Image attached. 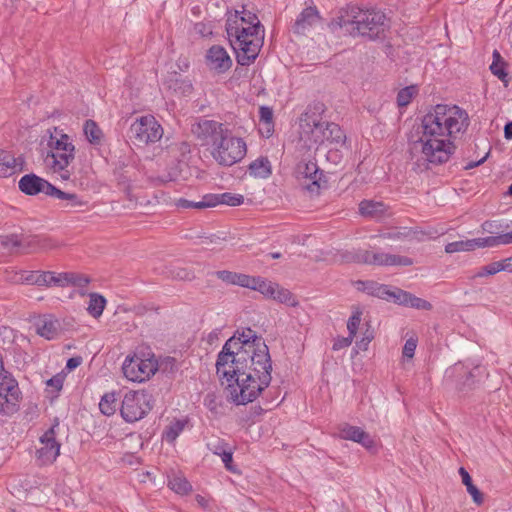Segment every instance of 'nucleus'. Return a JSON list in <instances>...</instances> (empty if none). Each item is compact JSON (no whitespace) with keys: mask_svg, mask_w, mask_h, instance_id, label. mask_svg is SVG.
Returning <instances> with one entry per match:
<instances>
[{"mask_svg":"<svg viewBox=\"0 0 512 512\" xmlns=\"http://www.w3.org/2000/svg\"><path fill=\"white\" fill-rule=\"evenodd\" d=\"M468 113L457 105L437 104L413 126L409 142L411 151L420 154L427 164L446 163L454 154V139L468 129Z\"/></svg>","mask_w":512,"mask_h":512,"instance_id":"f257e3e1","label":"nucleus"},{"mask_svg":"<svg viewBox=\"0 0 512 512\" xmlns=\"http://www.w3.org/2000/svg\"><path fill=\"white\" fill-rule=\"evenodd\" d=\"M228 363L217 374L227 380L229 399L236 405L253 402L271 383L272 361L265 342L248 353L243 364L238 363L237 357Z\"/></svg>","mask_w":512,"mask_h":512,"instance_id":"f03ea898","label":"nucleus"},{"mask_svg":"<svg viewBox=\"0 0 512 512\" xmlns=\"http://www.w3.org/2000/svg\"><path fill=\"white\" fill-rule=\"evenodd\" d=\"M226 32L238 64L253 62L263 46L265 30L258 16L251 11L235 10L227 13Z\"/></svg>","mask_w":512,"mask_h":512,"instance_id":"7ed1b4c3","label":"nucleus"},{"mask_svg":"<svg viewBox=\"0 0 512 512\" xmlns=\"http://www.w3.org/2000/svg\"><path fill=\"white\" fill-rule=\"evenodd\" d=\"M201 140L211 145L213 159L222 166H232L246 155V143L214 120H201L192 129Z\"/></svg>","mask_w":512,"mask_h":512,"instance_id":"20e7f679","label":"nucleus"},{"mask_svg":"<svg viewBox=\"0 0 512 512\" xmlns=\"http://www.w3.org/2000/svg\"><path fill=\"white\" fill-rule=\"evenodd\" d=\"M329 26L332 31L339 28L352 36H362L375 40L385 36L390 24L386 14L381 10H363L353 7L346 15L333 19Z\"/></svg>","mask_w":512,"mask_h":512,"instance_id":"39448f33","label":"nucleus"},{"mask_svg":"<svg viewBox=\"0 0 512 512\" xmlns=\"http://www.w3.org/2000/svg\"><path fill=\"white\" fill-rule=\"evenodd\" d=\"M48 133L47 146L50 151L47 153L45 162L54 173H59L63 180H68L71 173L67 168L75 158V146L70 137L57 127L53 130L49 129Z\"/></svg>","mask_w":512,"mask_h":512,"instance_id":"423d86ee","label":"nucleus"},{"mask_svg":"<svg viewBox=\"0 0 512 512\" xmlns=\"http://www.w3.org/2000/svg\"><path fill=\"white\" fill-rule=\"evenodd\" d=\"M261 342H265L261 336H258L251 328L237 330L235 334L230 337L219 352L216 361V370L224 371L227 367L228 360L237 357L239 364H243L248 353L252 352L254 348H258Z\"/></svg>","mask_w":512,"mask_h":512,"instance_id":"0eeeda50","label":"nucleus"},{"mask_svg":"<svg viewBox=\"0 0 512 512\" xmlns=\"http://www.w3.org/2000/svg\"><path fill=\"white\" fill-rule=\"evenodd\" d=\"M324 105L320 102L310 105L300 118V138L311 144H321L327 141V124L322 121L321 114Z\"/></svg>","mask_w":512,"mask_h":512,"instance_id":"6e6552de","label":"nucleus"},{"mask_svg":"<svg viewBox=\"0 0 512 512\" xmlns=\"http://www.w3.org/2000/svg\"><path fill=\"white\" fill-rule=\"evenodd\" d=\"M151 395L145 391H128L120 407V414L127 423L143 419L152 409Z\"/></svg>","mask_w":512,"mask_h":512,"instance_id":"1a4fd4ad","label":"nucleus"},{"mask_svg":"<svg viewBox=\"0 0 512 512\" xmlns=\"http://www.w3.org/2000/svg\"><path fill=\"white\" fill-rule=\"evenodd\" d=\"M122 371L128 380L144 382L158 371V360L153 355L148 358L139 355L127 356Z\"/></svg>","mask_w":512,"mask_h":512,"instance_id":"9d476101","label":"nucleus"},{"mask_svg":"<svg viewBox=\"0 0 512 512\" xmlns=\"http://www.w3.org/2000/svg\"><path fill=\"white\" fill-rule=\"evenodd\" d=\"M131 139L139 144L154 143L161 139L163 128L153 116H143L130 127Z\"/></svg>","mask_w":512,"mask_h":512,"instance_id":"9b49d317","label":"nucleus"},{"mask_svg":"<svg viewBox=\"0 0 512 512\" xmlns=\"http://www.w3.org/2000/svg\"><path fill=\"white\" fill-rule=\"evenodd\" d=\"M484 373L483 368L475 366L473 369H468L462 363H456L445 371V380L455 383L460 391L471 389L475 384V379Z\"/></svg>","mask_w":512,"mask_h":512,"instance_id":"f8f14e48","label":"nucleus"},{"mask_svg":"<svg viewBox=\"0 0 512 512\" xmlns=\"http://www.w3.org/2000/svg\"><path fill=\"white\" fill-rule=\"evenodd\" d=\"M16 248H24L28 251L45 250L50 248V244L48 239L38 236L0 235V249L10 252Z\"/></svg>","mask_w":512,"mask_h":512,"instance_id":"ddd939ff","label":"nucleus"},{"mask_svg":"<svg viewBox=\"0 0 512 512\" xmlns=\"http://www.w3.org/2000/svg\"><path fill=\"white\" fill-rule=\"evenodd\" d=\"M58 426L56 422L40 438V448L37 449V460L41 465L52 464L60 453V443L55 439V429Z\"/></svg>","mask_w":512,"mask_h":512,"instance_id":"4468645a","label":"nucleus"},{"mask_svg":"<svg viewBox=\"0 0 512 512\" xmlns=\"http://www.w3.org/2000/svg\"><path fill=\"white\" fill-rule=\"evenodd\" d=\"M18 187L19 190L26 195L34 196L39 193H44L50 197L52 196L55 188V186L50 182L37 176L34 173L22 176L18 182Z\"/></svg>","mask_w":512,"mask_h":512,"instance_id":"2eb2a0df","label":"nucleus"},{"mask_svg":"<svg viewBox=\"0 0 512 512\" xmlns=\"http://www.w3.org/2000/svg\"><path fill=\"white\" fill-rule=\"evenodd\" d=\"M296 173L299 178L309 180L306 185L310 192H317L321 186L320 181L323 173L320 171L317 163L312 160H302L297 164Z\"/></svg>","mask_w":512,"mask_h":512,"instance_id":"dca6fc26","label":"nucleus"},{"mask_svg":"<svg viewBox=\"0 0 512 512\" xmlns=\"http://www.w3.org/2000/svg\"><path fill=\"white\" fill-rule=\"evenodd\" d=\"M25 160L11 151L0 148V177L7 178L24 170Z\"/></svg>","mask_w":512,"mask_h":512,"instance_id":"f3484780","label":"nucleus"},{"mask_svg":"<svg viewBox=\"0 0 512 512\" xmlns=\"http://www.w3.org/2000/svg\"><path fill=\"white\" fill-rule=\"evenodd\" d=\"M319 20L320 15L316 7H307L296 18L292 31L297 35H305Z\"/></svg>","mask_w":512,"mask_h":512,"instance_id":"a211bd4d","label":"nucleus"},{"mask_svg":"<svg viewBox=\"0 0 512 512\" xmlns=\"http://www.w3.org/2000/svg\"><path fill=\"white\" fill-rule=\"evenodd\" d=\"M206 59L208 66L218 72H225L232 65L227 51L219 45H214L208 50Z\"/></svg>","mask_w":512,"mask_h":512,"instance_id":"6ab92c4d","label":"nucleus"},{"mask_svg":"<svg viewBox=\"0 0 512 512\" xmlns=\"http://www.w3.org/2000/svg\"><path fill=\"white\" fill-rule=\"evenodd\" d=\"M340 437L345 440H351L360 443L366 449H372L375 447V442L371 436L365 432L362 428L345 424L340 429Z\"/></svg>","mask_w":512,"mask_h":512,"instance_id":"aec40b11","label":"nucleus"},{"mask_svg":"<svg viewBox=\"0 0 512 512\" xmlns=\"http://www.w3.org/2000/svg\"><path fill=\"white\" fill-rule=\"evenodd\" d=\"M387 255L385 252H373L369 250H357L347 257L348 261L360 264L386 266Z\"/></svg>","mask_w":512,"mask_h":512,"instance_id":"412c9836","label":"nucleus"},{"mask_svg":"<svg viewBox=\"0 0 512 512\" xmlns=\"http://www.w3.org/2000/svg\"><path fill=\"white\" fill-rule=\"evenodd\" d=\"M359 214L365 218L380 220L388 213V206L382 201L364 199L359 203Z\"/></svg>","mask_w":512,"mask_h":512,"instance_id":"4be33fe9","label":"nucleus"},{"mask_svg":"<svg viewBox=\"0 0 512 512\" xmlns=\"http://www.w3.org/2000/svg\"><path fill=\"white\" fill-rule=\"evenodd\" d=\"M49 271H20L10 279L13 283L47 286Z\"/></svg>","mask_w":512,"mask_h":512,"instance_id":"5701e85b","label":"nucleus"},{"mask_svg":"<svg viewBox=\"0 0 512 512\" xmlns=\"http://www.w3.org/2000/svg\"><path fill=\"white\" fill-rule=\"evenodd\" d=\"M248 171L254 178L267 179L272 174V165L267 157L261 156L249 164Z\"/></svg>","mask_w":512,"mask_h":512,"instance_id":"b1692460","label":"nucleus"},{"mask_svg":"<svg viewBox=\"0 0 512 512\" xmlns=\"http://www.w3.org/2000/svg\"><path fill=\"white\" fill-rule=\"evenodd\" d=\"M36 331L41 337L52 340L57 337L59 332V323L52 317H44L36 323Z\"/></svg>","mask_w":512,"mask_h":512,"instance_id":"393cba45","label":"nucleus"},{"mask_svg":"<svg viewBox=\"0 0 512 512\" xmlns=\"http://www.w3.org/2000/svg\"><path fill=\"white\" fill-rule=\"evenodd\" d=\"M353 285L358 291L364 292V293L374 296V297H378L380 299L382 297H385V295H387V292H386L387 285L380 284L375 281L357 280L353 283Z\"/></svg>","mask_w":512,"mask_h":512,"instance_id":"a878e982","label":"nucleus"},{"mask_svg":"<svg viewBox=\"0 0 512 512\" xmlns=\"http://www.w3.org/2000/svg\"><path fill=\"white\" fill-rule=\"evenodd\" d=\"M216 276L223 282L245 288H248V286L251 285L250 282H253L252 276L227 270L217 271Z\"/></svg>","mask_w":512,"mask_h":512,"instance_id":"bb28decb","label":"nucleus"},{"mask_svg":"<svg viewBox=\"0 0 512 512\" xmlns=\"http://www.w3.org/2000/svg\"><path fill=\"white\" fill-rule=\"evenodd\" d=\"M259 132L262 136L270 137L274 132L273 110L268 106H261L259 108Z\"/></svg>","mask_w":512,"mask_h":512,"instance_id":"cd10ccee","label":"nucleus"},{"mask_svg":"<svg viewBox=\"0 0 512 512\" xmlns=\"http://www.w3.org/2000/svg\"><path fill=\"white\" fill-rule=\"evenodd\" d=\"M168 487L175 493L186 495L192 490L189 481L180 473H173L168 477Z\"/></svg>","mask_w":512,"mask_h":512,"instance_id":"c85d7f7f","label":"nucleus"},{"mask_svg":"<svg viewBox=\"0 0 512 512\" xmlns=\"http://www.w3.org/2000/svg\"><path fill=\"white\" fill-rule=\"evenodd\" d=\"M209 197H212L213 200L210 202L213 203V207L219 205V204H225L228 206H239L243 204L244 202V196L241 194H233L230 192H225L222 194H208Z\"/></svg>","mask_w":512,"mask_h":512,"instance_id":"c756f323","label":"nucleus"},{"mask_svg":"<svg viewBox=\"0 0 512 512\" xmlns=\"http://www.w3.org/2000/svg\"><path fill=\"white\" fill-rule=\"evenodd\" d=\"M459 474L462 478L463 484L466 486L467 492L472 496L473 501L477 505H481L484 501L483 494L479 491V489L473 484L471 476L467 472V470L463 467L459 469Z\"/></svg>","mask_w":512,"mask_h":512,"instance_id":"7c9ffc66","label":"nucleus"},{"mask_svg":"<svg viewBox=\"0 0 512 512\" xmlns=\"http://www.w3.org/2000/svg\"><path fill=\"white\" fill-rule=\"evenodd\" d=\"M83 131L86 139L93 145H99L103 138V132L97 123L91 119L86 120L83 125Z\"/></svg>","mask_w":512,"mask_h":512,"instance_id":"2f4dec72","label":"nucleus"},{"mask_svg":"<svg viewBox=\"0 0 512 512\" xmlns=\"http://www.w3.org/2000/svg\"><path fill=\"white\" fill-rule=\"evenodd\" d=\"M211 200H213V198L209 197L208 194L204 195L202 197V200L201 201H197V202L190 201V200H187V199H184V198H179V199L175 200V206L178 209H191V208H194V209H205V208L213 207V203L210 202Z\"/></svg>","mask_w":512,"mask_h":512,"instance_id":"473e14b6","label":"nucleus"},{"mask_svg":"<svg viewBox=\"0 0 512 512\" xmlns=\"http://www.w3.org/2000/svg\"><path fill=\"white\" fill-rule=\"evenodd\" d=\"M106 306V299L104 296L98 293L89 294V303L87 307L88 313L94 318H98L102 315L103 310Z\"/></svg>","mask_w":512,"mask_h":512,"instance_id":"72a5a7b5","label":"nucleus"},{"mask_svg":"<svg viewBox=\"0 0 512 512\" xmlns=\"http://www.w3.org/2000/svg\"><path fill=\"white\" fill-rule=\"evenodd\" d=\"M252 280L253 282H250L251 285H249L248 288L259 291L264 296L272 298L274 289L277 288V283L262 279L261 277H252Z\"/></svg>","mask_w":512,"mask_h":512,"instance_id":"f704fd0d","label":"nucleus"},{"mask_svg":"<svg viewBox=\"0 0 512 512\" xmlns=\"http://www.w3.org/2000/svg\"><path fill=\"white\" fill-rule=\"evenodd\" d=\"M272 299L290 307H296L299 304L296 296L288 289L281 287L279 284H277V288L274 289Z\"/></svg>","mask_w":512,"mask_h":512,"instance_id":"c9c22d12","label":"nucleus"},{"mask_svg":"<svg viewBox=\"0 0 512 512\" xmlns=\"http://www.w3.org/2000/svg\"><path fill=\"white\" fill-rule=\"evenodd\" d=\"M117 408V397L115 392L106 393L99 402L100 411L107 416L113 415Z\"/></svg>","mask_w":512,"mask_h":512,"instance_id":"e433bc0d","label":"nucleus"},{"mask_svg":"<svg viewBox=\"0 0 512 512\" xmlns=\"http://www.w3.org/2000/svg\"><path fill=\"white\" fill-rule=\"evenodd\" d=\"M387 295L381 299L393 301L396 304L407 306L409 293L400 288H391L387 285Z\"/></svg>","mask_w":512,"mask_h":512,"instance_id":"4c0bfd02","label":"nucleus"},{"mask_svg":"<svg viewBox=\"0 0 512 512\" xmlns=\"http://www.w3.org/2000/svg\"><path fill=\"white\" fill-rule=\"evenodd\" d=\"M51 197L68 201L67 206L72 208L81 207L86 204V202L82 201L77 194L64 192L57 187L54 188Z\"/></svg>","mask_w":512,"mask_h":512,"instance_id":"58836bf2","label":"nucleus"},{"mask_svg":"<svg viewBox=\"0 0 512 512\" xmlns=\"http://www.w3.org/2000/svg\"><path fill=\"white\" fill-rule=\"evenodd\" d=\"M476 249L475 239L450 242L445 246V252L452 254L460 251H472Z\"/></svg>","mask_w":512,"mask_h":512,"instance_id":"ea45409f","label":"nucleus"},{"mask_svg":"<svg viewBox=\"0 0 512 512\" xmlns=\"http://www.w3.org/2000/svg\"><path fill=\"white\" fill-rule=\"evenodd\" d=\"M132 181V176L130 175L129 170H125L117 176L118 186L126 194L129 200H132Z\"/></svg>","mask_w":512,"mask_h":512,"instance_id":"a19ab883","label":"nucleus"},{"mask_svg":"<svg viewBox=\"0 0 512 512\" xmlns=\"http://www.w3.org/2000/svg\"><path fill=\"white\" fill-rule=\"evenodd\" d=\"M416 234H418L417 229L401 228L395 232L385 233L383 237L389 240H412Z\"/></svg>","mask_w":512,"mask_h":512,"instance_id":"79ce46f5","label":"nucleus"},{"mask_svg":"<svg viewBox=\"0 0 512 512\" xmlns=\"http://www.w3.org/2000/svg\"><path fill=\"white\" fill-rule=\"evenodd\" d=\"M417 93V87L416 86H407L405 88H402L398 94H397V103L399 106L404 107L407 106L413 96Z\"/></svg>","mask_w":512,"mask_h":512,"instance_id":"37998d69","label":"nucleus"},{"mask_svg":"<svg viewBox=\"0 0 512 512\" xmlns=\"http://www.w3.org/2000/svg\"><path fill=\"white\" fill-rule=\"evenodd\" d=\"M490 71L493 75H495L499 80H501L505 87L508 86L510 78L508 77V73L506 72V63H492L490 65Z\"/></svg>","mask_w":512,"mask_h":512,"instance_id":"c03bdc74","label":"nucleus"},{"mask_svg":"<svg viewBox=\"0 0 512 512\" xmlns=\"http://www.w3.org/2000/svg\"><path fill=\"white\" fill-rule=\"evenodd\" d=\"M184 429V423L181 421H176L174 423H171L164 432V437L166 441L173 442L176 440V438L179 436V434Z\"/></svg>","mask_w":512,"mask_h":512,"instance_id":"a18cd8bd","label":"nucleus"},{"mask_svg":"<svg viewBox=\"0 0 512 512\" xmlns=\"http://www.w3.org/2000/svg\"><path fill=\"white\" fill-rule=\"evenodd\" d=\"M361 316H362V312L359 309H357L356 311H354L352 313V315L349 317V319L347 321V329L349 332L348 336H350L353 339L356 336L357 330L361 323Z\"/></svg>","mask_w":512,"mask_h":512,"instance_id":"49530a36","label":"nucleus"},{"mask_svg":"<svg viewBox=\"0 0 512 512\" xmlns=\"http://www.w3.org/2000/svg\"><path fill=\"white\" fill-rule=\"evenodd\" d=\"M207 447L213 454L218 455L220 457L227 451V449L230 448L229 445L223 439L220 438L211 439L207 443Z\"/></svg>","mask_w":512,"mask_h":512,"instance_id":"de8ad7c7","label":"nucleus"},{"mask_svg":"<svg viewBox=\"0 0 512 512\" xmlns=\"http://www.w3.org/2000/svg\"><path fill=\"white\" fill-rule=\"evenodd\" d=\"M48 280H47V286H59V287H66L68 286V273H59L56 274L55 272H48Z\"/></svg>","mask_w":512,"mask_h":512,"instance_id":"09e8293b","label":"nucleus"},{"mask_svg":"<svg viewBox=\"0 0 512 512\" xmlns=\"http://www.w3.org/2000/svg\"><path fill=\"white\" fill-rule=\"evenodd\" d=\"M414 261L407 256H400L388 253L386 266H411Z\"/></svg>","mask_w":512,"mask_h":512,"instance_id":"8fccbe9b","label":"nucleus"},{"mask_svg":"<svg viewBox=\"0 0 512 512\" xmlns=\"http://www.w3.org/2000/svg\"><path fill=\"white\" fill-rule=\"evenodd\" d=\"M178 369L177 360L173 357H165L158 361V370L163 373H174Z\"/></svg>","mask_w":512,"mask_h":512,"instance_id":"3c124183","label":"nucleus"},{"mask_svg":"<svg viewBox=\"0 0 512 512\" xmlns=\"http://www.w3.org/2000/svg\"><path fill=\"white\" fill-rule=\"evenodd\" d=\"M407 307H412L420 310H431L432 304L425 299L419 298L409 293Z\"/></svg>","mask_w":512,"mask_h":512,"instance_id":"603ef678","label":"nucleus"},{"mask_svg":"<svg viewBox=\"0 0 512 512\" xmlns=\"http://www.w3.org/2000/svg\"><path fill=\"white\" fill-rule=\"evenodd\" d=\"M90 278L83 274L68 273V285L84 288L90 283Z\"/></svg>","mask_w":512,"mask_h":512,"instance_id":"864d4df0","label":"nucleus"},{"mask_svg":"<svg viewBox=\"0 0 512 512\" xmlns=\"http://www.w3.org/2000/svg\"><path fill=\"white\" fill-rule=\"evenodd\" d=\"M500 238H501L500 234L496 235V236L475 238L476 248L500 246V245H502Z\"/></svg>","mask_w":512,"mask_h":512,"instance_id":"5fc2aeb1","label":"nucleus"},{"mask_svg":"<svg viewBox=\"0 0 512 512\" xmlns=\"http://www.w3.org/2000/svg\"><path fill=\"white\" fill-rule=\"evenodd\" d=\"M327 141H330V142H340L342 137H343V133L340 129V127L335 124V123H328L327 124Z\"/></svg>","mask_w":512,"mask_h":512,"instance_id":"6e6d98bb","label":"nucleus"},{"mask_svg":"<svg viewBox=\"0 0 512 512\" xmlns=\"http://www.w3.org/2000/svg\"><path fill=\"white\" fill-rule=\"evenodd\" d=\"M499 272L498 263L492 262L486 266H483L477 273H475L471 278H478V277H486V276H492Z\"/></svg>","mask_w":512,"mask_h":512,"instance_id":"4d7b16f0","label":"nucleus"},{"mask_svg":"<svg viewBox=\"0 0 512 512\" xmlns=\"http://www.w3.org/2000/svg\"><path fill=\"white\" fill-rule=\"evenodd\" d=\"M417 347V340L410 338L408 339L403 347L402 354L404 357L412 358L414 356Z\"/></svg>","mask_w":512,"mask_h":512,"instance_id":"13d9d810","label":"nucleus"},{"mask_svg":"<svg viewBox=\"0 0 512 512\" xmlns=\"http://www.w3.org/2000/svg\"><path fill=\"white\" fill-rule=\"evenodd\" d=\"M352 342H353V338H351L350 336L338 337L337 339L334 340L332 348L334 351H338V350H341L343 348L350 346L352 344Z\"/></svg>","mask_w":512,"mask_h":512,"instance_id":"bf43d9fd","label":"nucleus"},{"mask_svg":"<svg viewBox=\"0 0 512 512\" xmlns=\"http://www.w3.org/2000/svg\"><path fill=\"white\" fill-rule=\"evenodd\" d=\"M170 88H174V90H180L183 94L190 93L192 91V85L189 81L186 80H175L173 85H170Z\"/></svg>","mask_w":512,"mask_h":512,"instance_id":"052dcab7","label":"nucleus"},{"mask_svg":"<svg viewBox=\"0 0 512 512\" xmlns=\"http://www.w3.org/2000/svg\"><path fill=\"white\" fill-rule=\"evenodd\" d=\"M373 338V331L369 329V324H367V329L364 332V336L361 339V341L357 343V345L359 346V348L366 350L368 344L372 341Z\"/></svg>","mask_w":512,"mask_h":512,"instance_id":"680f3d73","label":"nucleus"},{"mask_svg":"<svg viewBox=\"0 0 512 512\" xmlns=\"http://www.w3.org/2000/svg\"><path fill=\"white\" fill-rule=\"evenodd\" d=\"M233 452L232 449L229 448L227 451L221 456V459L225 465V468L229 471H234L232 462H233Z\"/></svg>","mask_w":512,"mask_h":512,"instance_id":"e2e57ef3","label":"nucleus"},{"mask_svg":"<svg viewBox=\"0 0 512 512\" xmlns=\"http://www.w3.org/2000/svg\"><path fill=\"white\" fill-rule=\"evenodd\" d=\"M498 263L499 272L508 271L512 272V257H508L501 261H496Z\"/></svg>","mask_w":512,"mask_h":512,"instance_id":"0e129e2a","label":"nucleus"},{"mask_svg":"<svg viewBox=\"0 0 512 512\" xmlns=\"http://www.w3.org/2000/svg\"><path fill=\"white\" fill-rule=\"evenodd\" d=\"M47 385L51 386V387L55 388V390L59 391V390H61V388L63 386V378L59 375L54 376L47 381Z\"/></svg>","mask_w":512,"mask_h":512,"instance_id":"69168bd1","label":"nucleus"},{"mask_svg":"<svg viewBox=\"0 0 512 512\" xmlns=\"http://www.w3.org/2000/svg\"><path fill=\"white\" fill-rule=\"evenodd\" d=\"M173 276L181 280H191L194 277L193 274L186 269H179Z\"/></svg>","mask_w":512,"mask_h":512,"instance_id":"338daca9","label":"nucleus"},{"mask_svg":"<svg viewBox=\"0 0 512 512\" xmlns=\"http://www.w3.org/2000/svg\"><path fill=\"white\" fill-rule=\"evenodd\" d=\"M81 363H82V358L81 357H72V358L68 359L66 367L69 370H72V369L77 368Z\"/></svg>","mask_w":512,"mask_h":512,"instance_id":"774afa93","label":"nucleus"}]
</instances>
